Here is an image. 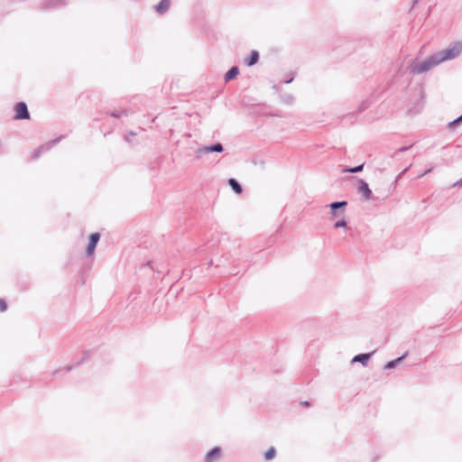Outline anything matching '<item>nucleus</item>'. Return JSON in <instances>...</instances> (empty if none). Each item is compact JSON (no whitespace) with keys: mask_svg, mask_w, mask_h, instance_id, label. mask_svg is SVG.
Listing matches in <instances>:
<instances>
[{"mask_svg":"<svg viewBox=\"0 0 462 462\" xmlns=\"http://www.w3.org/2000/svg\"><path fill=\"white\" fill-rule=\"evenodd\" d=\"M462 51V42H455L449 48L430 57L428 60L413 67V71L421 73L439 65L440 62L457 57Z\"/></svg>","mask_w":462,"mask_h":462,"instance_id":"obj_1","label":"nucleus"},{"mask_svg":"<svg viewBox=\"0 0 462 462\" xmlns=\"http://www.w3.org/2000/svg\"><path fill=\"white\" fill-rule=\"evenodd\" d=\"M14 119L22 120V119H29L30 114L27 109V106L23 102L17 103L14 106Z\"/></svg>","mask_w":462,"mask_h":462,"instance_id":"obj_2","label":"nucleus"},{"mask_svg":"<svg viewBox=\"0 0 462 462\" xmlns=\"http://www.w3.org/2000/svg\"><path fill=\"white\" fill-rule=\"evenodd\" d=\"M358 191L363 195L365 199H370L372 197V190L368 184L362 179L358 180Z\"/></svg>","mask_w":462,"mask_h":462,"instance_id":"obj_3","label":"nucleus"},{"mask_svg":"<svg viewBox=\"0 0 462 462\" xmlns=\"http://www.w3.org/2000/svg\"><path fill=\"white\" fill-rule=\"evenodd\" d=\"M100 235L98 233H93L89 237L88 245L87 247V254L92 255L94 254L96 245L99 241Z\"/></svg>","mask_w":462,"mask_h":462,"instance_id":"obj_4","label":"nucleus"},{"mask_svg":"<svg viewBox=\"0 0 462 462\" xmlns=\"http://www.w3.org/2000/svg\"><path fill=\"white\" fill-rule=\"evenodd\" d=\"M221 457V449L219 448H214L207 453L205 457V462H213Z\"/></svg>","mask_w":462,"mask_h":462,"instance_id":"obj_5","label":"nucleus"},{"mask_svg":"<svg viewBox=\"0 0 462 462\" xmlns=\"http://www.w3.org/2000/svg\"><path fill=\"white\" fill-rule=\"evenodd\" d=\"M171 5V0H162L157 5H156V11L159 14H164Z\"/></svg>","mask_w":462,"mask_h":462,"instance_id":"obj_6","label":"nucleus"},{"mask_svg":"<svg viewBox=\"0 0 462 462\" xmlns=\"http://www.w3.org/2000/svg\"><path fill=\"white\" fill-rule=\"evenodd\" d=\"M346 205V201L334 202V203L330 204L331 214L333 215V217H338L340 214L338 212H337V209L339 208L345 207Z\"/></svg>","mask_w":462,"mask_h":462,"instance_id":"obj_7","label":"nucleus"},{"mask_svg":"<svg viewBox=\"0 0 462 462\" xmlns=\"http://www.w3.org/2000/svg\"><path fill=\"white\" fill-rule=\"evenodd\" d=\"M259 60V53L256 51H252L249 58L245 60L247 66H253Z\"/></svg>","mask_w":462,"mask_h":462,"instance_id":"obj_8","label":"nucleus"},{"mask_svg":"<svg viewBox=\"0 0 462 462\" xmlns=\"http://www.w3.org/2000/svg\"><path fill=\"white\" fill-rule=\"evenodd\" d=\"M239 73V69L237 67H232L225 75V80L229 81L235 79Z\"/></svg>","mask_w":462,"mask_h":462,"instance_id":"obj_9","label":"nucleus"},{"mask_svg":"<svg viewBox=\"0 0 462 462\" xmlns=\"http://www.w3.org/2000/svg\"><path fill=\"white\" fill-rule=\"evenodd\" d=\"M228 183L236 193H237V194L242 193V190H243L242 187L239 185V183L235 179H229Z\"/></svg>","mask_w":462,"mask_h":462,"instance_id":"obj_10","label":"nucleus"},{"mask_svg":"<svg viewBox=\"0 0 462 462\" xmlns=\"http://www.w3.org/2000/svg\"><path fill=\"white\" fill-rule=\"evenodd\" d=\"M370 357V354H362L356 356L353 359L354 362H360L363 365H366L368 359Z\"/></svg>","mask_w":462,"mask_h":462,"instance_id":"obj_11","label":"nucleus"},{"mask_svg":"<svg viewBox=\"0 0 462 462\" xmlns=\"http://www.w3.org/2000/svg\"><path fill=\"white\" fill-rule=\"evenodd\" d=\"M204 151L206 152H220L223 151V146L222 144L220 143H217L215 145H212V146H208V147H205L204 148Z\"/></svg>","mask_w":462,"mask_h":462,"instance_id":"obj_12","label":"nucleus"},{"mask_svg":"<svg viewBox=\"0 0 462 462\" xmlns=\"http://www.w3.org/2000/svg\"><path fill=\"white\" fill-rule=\"evenodd\" d=\"M276 455V451L274 448H270L265 453H264V458L266 460L273 459Z\"/></svg>","mask_w":462,"mask_h":462,"instance_id":"obj_13","label":"nucleus"},{"mask_svg":"<svg viewBox=\"0 0 462 462\" xmlns=\"http://www.w3.org/2000/svg\"><path fill=\"white\" fill-rule=\"evenodd\" d=\"M363 167H364V164H361V165L356 166L355 168L345 169L343 171L344 172H358V171H361L363 170Z\"/></svg>","mask_w":462,"mask_h":462,"instance_id":"obj_14","label":"nucleus"},{"mask_svg":"<svg viewBox=\"0 0 462 462\" xmlns=\"http://www.w3.org/2000/svg\"><path fill=\"white\" fill-rule=\"evenodd\" d=\"M346 226V221L344 218H341L337 222H336L334 227L339 228V227H344Z\"/></svg>","mask_w":462,"mask_h":462,"instance_id":"obj_15","label":"nucleus"},{"mask_svg":"<svg viewBox=\"0 0 462 462\" xmlns=\"http://www.w3.org/2000/svg\"><path fill=\"white\" fill-rule=\"evenodd\" d=\"M7 310V303L5 300L0 299V312H5Z\"/></svg>","mask_w":462,"mask_h":462,"instance_id":"obj_16","label":"nucleus"},{"mask_svg":"<svg viewBox=\"0 0 462 462\" xmlns=\"http://www.w3.org/2000/svg\"><path fill=\"white\" fill-rule=\"evenodd\" d=\"M402 357H399L393 361H391L389 363H387V365H385V368H393L395 366V365L402 359Z\"/></svg>","mask_w":462,"mask_h":462,"instance_id":"obj_17","label":"nucleus"},{"mask_svg":"<svg viewBox=\"0 0 462 462\" xmlns=\"http://www.w3.org/2000/svg\"><path fill=\"white\" fill-rule=\"evenodd\" d=\"M460 121H462V116H459L457 120H455L452 123H450V125H456L457 123H458Z\"/></svg>","mask_w":462,"mask_h":462,"instance_id":"obj_18","label":"nucleus"},{"mask_svg":"<svg viewBox=\"0 0 462 462\" xmlns=\"http://www.w3.org/2000/svg\"><path fill=\"white\" fill-rule=\"evenodd\" d=\"M457 183L462 186V179Z\"/></svg>","mask_w":462,"mask_h":462,"instance_id":"obj_19","label":"nucleus"}]
</instances>
